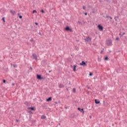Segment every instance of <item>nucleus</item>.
<instances>
[{
  "label": "nucleus",
  "mask_w": 127,
  "mask_h": 127,
  "mask_svg": "<svg viewBox=\"0 0 127 127\" xmlns=\"http://www.w3.org/2000/svg\"><path fill=\"white\" fill-rule=\"evenodd\" d=\"M32 57L34 60H37V56L36 55V54H33Z\"/></svg>",
  "instance_id": "obj_7"
},
{
  "label": "nucleus",
  "mask_w": 127,
  "mask_h": 127,
  "mask_svg": "<svg viewBox=\"0 0 127 127\" xmlns=\"http://www.w3.org/2000/svg\"><path fill=\"white\" fill-rule=\"evenodd\" d=\"M10 13H11V14H12L13 15H14V14L15 13V11L10 10Z\"/></svg>",
  "instance_id": "obj_12"
},
{
  "label": "nucleus",
  "mask_w": 127,
  "mask_h": 127,
  "mask_svg": "<svg viewBox=\"0 0 127 127\" xmlns=\"http://www.w3.org/2000/svg\"><path fill=\"white\" fill-rule=\"evenodd\" d=\"M105 1H107V2H110V0H104Z\"/></svg>",
  "instance_id": "obj_32"
},
{
  "label": "nucleus",
  "mask_w": 127,
  "mask_h": 127,
  "mask_svg": "<svg viewBox=\"0 0 127 127\" xmlns=\"http://www.w3.org/2000/svg\"><path fill=\"white\" fill-rule=\"evenodd\" d=\"M39 35H40L41 36H42V34L41 33V32H40L39 33Z\"/></svg>",
  "instance_id": "obj_29"
},
{
  "label": "nucleus",
  "mask_w": 127,
  "mask_h": 127,
  "mask_svg": "<svg viewBox=\"0 0 127 127\" xmlns=\"http://www.w3.org/2000/svg\"><path fill=\"white\" fill-rule=\"evenodd\" d=\"M2 20L3 21V22H5V20H4V17L2 18Z\"/></svg>",
  "instance_id": "obj_25"
},
{
  "label": "nucleus",
  "mask_w": 127,
  "mask_h": 127,
  "mask_svg": "<svg viewBox=\"0 0 127 127\" xmlns=\"http://www.w3.org/2000/svg\"><path fill=\"white\" fill-rule=\"evenodd\" d=\"M18 15L19 16V18L21 19V18H22V16L21 15H19V13H18Z\"/></svg>",
  "instance_id": "obj_19"
},
{
  "label": "nucleus",
  "mask_w": 127,
  "mask_h": 127,
  "mask_svg": "<svg viewBox=\"0 0 127 127\" xmlns=\"http://www.w3.org/2000/svg\"><path fill=\"white\" fill-rule=\"evenodd\" d=\"M84 40L87 42H90V41H92V38L88 36V37H86V38L84 39Z\"/></svg>",
  "instance_id": "obj_4"
},
{
  "label": "nucleus",
  "mask_w": 127,
  "mask_h": 127,
  "mask_svg": "<svg viewBox=\"0 0 127 127\" xmlns=\"http://www.w3.org/2000/svg\"><path fill=\"white\" fill-rule=\"evenodd\" d=\"M78 23H81V22H80V21H78Z\"/></svg>",
  "instance_id": "obj_44"
},
{
  "label": "nucleus",
  "mask_w": 127,
  "mask_h": 127,
  "mask_svg": "<svg viewBox=\"0 0 127 127\" xmlns=\"http://www.w3.org/2000/svg\"><path fill=\"white\" fill-rule=\"evenodd\" d=\"M116 40H117V41H120V38L119 37L116 38Z\"/></svg>",
  "instance_id": "obj_26"
},
{
  "label": "nucleus",
  "mask_w": 127,
  "mask_h": 127,
  "mask_svg": "<svg viewBox=\"0 0 127 127\" xmlns=\"http://www.w3.org/2000/svg\"><path fill=\"white\" fill-rule=\"evenodd\" d=\"M30 70H32V67H30Z\"/></svg>",
  "instance_id": "obj_36"
},
{
  "label": "nucleus",
  "mask_w": 127,
  "mask_h": 127,
  "mask_svg": "<svg viewBox=\"0 0 127 127\" xmlns=\"http://www.w3.org/2000/svg\"><path fill=\"white\" fill-rule=\"evenodd\" d=\"M59 126H60V125H61V124L59 123Z\"/></svg>",
  "instance_id": "obj_46"
},
{
  "label": "nucleus",
  "mask_w": 127,
  "mask_h": 127,
  "mask_svg": "<svg viewBox=\"0 0 127 127\" xmlns=\"http://www.w3.org/2000/svg\"><path fill=\"white\" fill-rule=\"evenodd\" d=\"M13 67H14V68H16V67H17V65L14 64H13Z\"/></svg>",
  "instance_id": "obj_22"
},
{
  "label": "nucleus",
  "mask_w": 127,
  "mask_h": 127,
  "mask_svg": "<svg viewBox=\"0 0 127 127\" xmlns=\"http://www.w3.org/2000/svg\"><path fill=\"white\" fill-rule=\"evenodd\" d=\"M111 16H109L108 15H106V16L105 17V18H110Z\"/></svg>",
  "instance_id": "obj_17"
},
{
  "label": "nucleus",
  "mask_w": 127,
  "mask_h": 127,
  "mask_svg": "<svg viewBox=\"0 0 127 127\" xmlns=\"http://www.w3.org/2000/svg\"><path fill=\"white\" fill-rule=\"evenodd\" d=\"M6 82V80L5 79H3V83H5Z\"/></svg>",
  "instance_id": "obj_30"
},
{
  "label": "nucleus",
  "mask_w": 127,
  "mask_h": 127,
  "mask_svg": "<svg viewBox=\"0 0 127 127\" xmlns=\"http://www.w3.org/2000/svg\"><path fill=\"white\" fill-rule=\"evenodd\" d=\"M14 85H15V84H14V83H12V86H14Z\"/></svg>",
  "instance_id": "obj_39"
},
{
  "label": "nucleus",
  "mask_w": 127,
  "mask_h": 127,
  "mask_svg": "<svg viewBox=\"0 0 127 127\" xmlns=\"http://www.w3.org/2000/svg\"><path fill=\"white\" fill-rule=\"evenodd\" d=\"M104 60L105 61H108V60H109V58L108 57H106L105 58H104Z\"/></svg>",
  "instance_id": "obj_16"
},
{
  "label": "nucleus",
  "mask_w": 127,
  "mask_h": 127,
  "mask_svg": "<svg viewBox=\"0 0 127 127\" xmlns=\"http://www.w3.org/2000/svg\"><path fill=\"white\" fill-rule=\"evenodd\" d=\"M36 12H37V11H36V10H33V13H36Z\"/></svg>",
  "instance_id": "obj_24"
},
{
  "label": "nucleus",
  "mask_w": 127,
  "mask_h": 127,
  "mask_svg": "<svg viewBox=\"0 0 127 127\" xmlns=\"http://www.w3.org/2000/svg\"><path fill=\"white\" fill-rule=\"evenodd\" d=\"M25 104H27V102H25Z\"/></svg>",
  "instance_id": "obj_47"
},
{
  "label": "nucleus",
  "mask_w": 127,
  "mask_h": 127,
  "mask_svg": "<svg viewBox=\"0 0 127 127\" xmlns=\"http://www.w3.org/2000/svg\"><path fill=\"white\" fill-rule=\"evenodd\" d=\"M87 7L90 8V7H91V6H90V5H88L87 6Z\"/></svg>",
  "instance_id": "obj_35"
},
{
  "label": "nucleus",
  "mask_w": 127,
  "mask_h": 127,
  "mask_svg": "<svg viewBox=\"0 0 127 127\" xmlns=\"http://www.w3.org/2000/svg\"><path fill=\"white\" fill-rule=\"evenodd\" d=\"M37 79L38 80H42L43 79V77H41V75L40 74H37Z\"/></svg>",
  "instance_id": "obj_6"
},
{
  "label": "nucleus",
  "mask_w": 127,
  "mask_h": 127,
  "mask_svg": "<svg viewBox=\"0 0 127 127\" xmlns=\"http://www.w3.org/2000/svg\"><path fill=\"white\" fill-rule=\"evenodd\" d=\"M119 35H121V33L119 34Z\"/></svg>",
  "instance_id": "obj_50"
},
{
  "label": "nucleus",
  "mask_w": 127,
  "mask_h": 127,
  "mask_svg": "<svg viewBox=\"0 0 127 127\" xmlns=\"http://www.w3.org/2000/svg\"><path fill=\"white\" fill-rule=\"evenodd\" d=\"M89 94H90V92H89V91H88V92H87V95H89Z\"/></svg>",
  "instance_id": "obj_38"
},
{
  "label": "nucleus",
  "mask_w": 127,
  "mask_h": 127,
  "mask_svg": "<svg viewBox=\"0 0 127 127\" xmlns=\"http://www.w3.org/2000/svg\"><path fill=\"white\" fill-rule=\"evenodd\" d=\"M59 88H64V85L63 84H60L59 85Z\"/></svg>",
  "instance_id": "obj_15"
},
{
  "label": "nucleus",
  "mask_w": 127,
  "mask_h": 127,
  "mask_svg": "<svg viewBox=\"0 0 127 127\" xmlns=\"http://www.w3.org/2000/svg\"><path fill=\"white\" fill-rule=\"evenodd\" d=\"M84 14H85V15H87V14H88V13H87V12H85V13H84Z\"/></svg>",
  "instance_id": "obj_40"
},
{
  "label": "nucleus",
  "mask_w": 127,
  "mask_h": 127,
  "mask_svg": "<svg viewBox=\"0 0 127 127\" xmlns=\"http://www.w3.org/2000/svg\"><path fill=\"white\" fill-rule=\"evenodd\" d=\"M70 67H73V66L72 65H70Z\"/></svg>",
  "instance_id": "obj_45"
},
{
  "label": "nucleus",
  "mask_w": 127,
  "mask_h": 127,
  "mask_svg": "<svg viewBox=\"0 0 127 127\" xmlns=\"http://www.w3.org/2000/svg\"><path fill=\"white\" fill-rule=\"evenodd\" d=\"M97 27L98 29L100 30V31H103V30H104V27H103V26H102V25L101 24H99L97 26Z\"/></svg>",
  "instance_id": "obj_3"
},
{
  "label": "nucleus",
  "mask_w": 127,
  "mask_h": 127,
  "mask_svg": "<svg viewBox=\"0 0 127 127\" xmlns=\"http://www.w3.org/2000/svg\"><path fill=\"white\" fill-rule=\"evenodd\" d=\"M46 101L47 102H50L51 101H52V97H49Z\"/></svg>",
  "instance_id": "obj_14"
},
{
  "label": "nucleus",
  "mask_w": 127,
  "mask_h": 127,
  "mask_svg": "<svg viewBox=\"0 0 127 127\" xmlns=\"http://www.w3.org/2000/svg\"><path fill=\"white\" fill-rule=\"evenodd\" d=\"M110 19H113V17H110Z\"/></svg>",
  "instance_id": "obj_41"
},
{
  "label": "nucleus",
  "mask_w": 127,
  "mask_h": 127,
  "mask_svg": "<svg viewBox=\"0 0 127 127\" xmlns=\"http://www.w3.org/2000/svg\"><path fill=\"white\" fill-rule=\"evenodd\" d=\"M64 30L65 31H70V32H72L73 30H72V29L70 28V27H69V26H66V27L64 28Z\"/></svg>",
  "instance_id": "obj_2"
},
{
  "label": "nucleus",
  "mask_w": 127,
  "mask_h": 127,
  "mask_svg": "<svg viewBox=\"0 0 127 127\" xmlns=\"http://www.w3.org/2000/svg\"><path fill=\"white\" fill-rule=\"evenodd\" d=\"M35 24H36V25H38V23H37V22H35Z\"/></svg>",
  "instance_id": "obj_33"
},
{
  "label": "nucleus",
  "mask_w": 127,
  "mask_h": 127,
  "mask_svg": "<svg viewBox=\"0 0 127 127\" xmlns=\"http://www.w3.org/2000/svg\"><path fill=\"white\" fill-rule=\"evenodd\" d=\"M40 11H41V12H42V13H45V12L44 11L43 9H41V10H40Z\"/></svg>",
  "instance_id": "obj_21"
},
{
  "label": "nucleus",
  "mask_w": 127,
  "mask_h": 127,
  "mask_svg": "<svg viewBox=\"0 0 127 127\" xmlns=\"http://www.w3.org/2000/svg\"><path fill=\"white\" fill-rule=\"evenodd\" d=\"M88 89H90V87H88Z\"/></svg>",
  "instance_id": "obj_52"
},
{
  "label": "nucleus",
  "mask_w": 127,
  "mask_h": 127,
  "mask_svg": "<svg viewBox=\"0 0 127 127\" xmlns=\"http://www.w3.org/2000/svg\"><path fill=\"white\" fill-rule=\"evenodd\" d=\"M28 110H31V111H35V108L34 107H29L28 108Z\"/></svg>",
  "instance_id": "obj_11"
},
{
  "label": "nucleus",
  "mask_w": 127,
  "mask_h": 127,
  "mask_svg": "<svg viewBox=\"0 0 127 127\" xmlns=\"http://www.w3.org/2000/svg\"><path fill=\"white\" fill-rule=\"evenodd\" d=\"M89 75L90 76H93V73L90 72L89 74Z\"/></svg>",
  "instance_id": "obj_28"
},
{
  "label": "nucleus",
  "mask_w": 127,
  "mask_h": 127,
  "mask_svg": "<svg viewBox=\"0 0 127 127\" xmlns=\"http://www.w3.org/2000/svg\"><path fill=\"white\" fill-rule=\"evenodd\" d=\"M25 104H27V102H25Z\"/></svg>",
  "instance_id": "obj_48"
},
{
  "label": "nucleus",
  "mask_w": 127,
  "mask_h": 127,
  "mask_svg": "<svg viewBox=\"0 0 127 127\" xmlns=\"http://www.w3.org/2000/svg\"><path fill=\"white\" fill-rule=\"evenodd\" d=\"M28 113L30 114V115H32V114H33L32 112L31 111H28Z\"/></svg>",
  "instance_id": "obj_27"
},
{
  "label": "nucleus",
  "mask_w": 127,
  "mask_h": 127,
  "mask_svg": "<svg viewBox=\"0 0 127 127\" xmlns=\"http://www.w3.org/2000/svg\"><path fill=\"white\" fill-rule=\"evenodd\" d=\"M76 68H77V65L74 64L73 65V70L74 71V72H76V71H77V70L76 69Z\"/></svg>",
  "instance_id": "obj_10"
},
{
  "label": "nucleus",
  "mask_w": 127,
  "mask_h": 127,
  "mask_svg": "<svg viewBox=\"0 0 127 127\" xmlns=\"http://www.w3.org/2000/svg\"><path fill=\"white\" fill-rule=\"evenodd\" d=\"M125 34H126V33H124L122 35V36H123V35H125Z\"/></svg>",
  "instance_id": "obj_37"
},
{
  "label": "nucleus",
  "mask_w": 127,
  "mask_h": 127,
  "mask_svg": "<svg viewBox=\"0 0 127 127\" xmlns=\"http://www.w3.org/2000/svg\"><path fill=\"white\" fill-rule=\"evenodd\" d=\"M94 102L97 105L100 104V100H99L98 99H95Z\"/></svg>",
  "instance_id": "obj_9"
},
{
  "label": "nucleus",
  "mask_w": 127,
  "mask_h": 127,
  "mask_svg": "<svg viewBox=\"0 0 127 127\" xmlns=\"http://www.w3.org/2000/svg\"><path fill=\"white\" fill-rule=\"evenodd\" d=\"M77 110L78 111H79V112H80L81 113H82L83 114L85 113V111H84V109L83 108L81 109L80 108L78 107L77 108Z\"/></svg>",
  "instance_id": "obj_8"
},
{
  "label": "nucleus",
  "mask_w": 127,
  "mask_h": 127,
  "mask_svg": "<svg viewBox=\"0 0 127 127\" xmlns=\"http://www.w3.org/2000/svg\"><path fill=\"white\" fill-rule=\"evenodd\" d=\"M51 71H52V70H49V73L51 72Z\"/></svg>",
  "instance_id": "obj_43"
},
{
  "label": "nucleus",
  "mask_w": 127,
  "mask_h": 127,
  "mask_svg": "<svg viewBox=\"0 0 127 127\" xmlns=\"http://www.w3.org/2000/svg\"><path fill=\"white\" fill-rule=\"evenodd\" d=\"M79 65L80 66H83L84 67L87 66V64H86V62L85 61H82L81 63H80Z\"/></svg>",
  "instance_id": "obj_5"
},
{
  "label": "nucleus",
  "mask_w": 127,
  "mask_h": 127,
  "mask_svg": "<svg viewBox=\"0 0 127 127\" xmlns=\"http://www.w3.org/2000/svg\"><path fill=\"white\" fill-rule=\"evenodd\" d=\"M103 51H101V54L103 53Z\"/></svg>",
  "instance_id": "obj_42"
},
{
  "label": "nucleus",
  "mask_w": 127,
  "mask_h": 127,
  "mask_svg": "<svg viewBox=\"0 0 127 127\" xmlns=\"http://www.w3.org/2000/svg\"><path fill=\"white\" fill-rule=\"evenodd\" d=\"M16 122H17V123H18V122H19V120L16 119Z\"/></svg>",
  "instance_id": "obj_34"
},
{
  "label": "nucleus",
  "mask_w": 127,
  "mask_h": 127,
  "mask_svg": "<svg viewBox=\"0 0 127 127\" xmlns=\"http://www.w3.org/2000/svg\"><path fill=\"white\" fill-rule=\"evenodd\" d=\"M41 119V120H45V119H46V116L45 115H42Z\"/></svg>",
  "instance_id": "obj_13"
},
{
  "label": "nucleus",
  "mask_w": 127,
  "mask_h": 127,
  "mask_svg": "<svg viewBox=\"0 0 127 127\" xmlns=\"http://www.w3.org/2000/svg\"><path fill=\"white\" fill-rule=\"evenodd\" d=\"M83 9H86V7L85 6H83L82 7Z\"/></svg>",
  "instance_id": "obj_31"
},
{
  "label": "nucleus",
  "mask_w": 127,
  "mask_h": 127,
  "mask_svg": "<svg viewBox=\"0 0 127 127\" xmlns=\"http://www.w3.org/2000/svg\"><path fill=\"white\" fill-rule=\"evenodd\" d=\"M103 17H104V18H105V17H105V16H103Z\"/></svg>",
  "instance_id": "obj_51"
},
{
  "label": "nucleus",
  "mask_w": 127,
  "mask_h": 127,
  "mask_svg": "<svg viewBox=\"0 0 127 127\" xmlns=\"http://www.w3.org/2000/svg\"><path fill=\"white\" fill-rule=\"evenodd\" d=\"M106 42L107 46H112L113 45V42L111 39L107 40Z\"/></svg>",
  "instance_id": "obj_1"
},
{
  "label": "nucleus",
  "mask_w": 127,
  "mask_h": 127,
  "mask_svg": "<svg viewBox=\"0 0 127 127\" xmlns=\"http://www.w3.org/2000/svg\"><path fill=\"white\" fill-rule=\"evenodd\" d=\"M72 92H73V93H76V88H73Z\"/></svg>",
  "instance_id": "obj_18"
},
{
  "label": "nucleus",
  "mask_w": 127,
  "mask_h": 127,
  "mask_svg": "<svg viewBox=\"0 0 127 127\" xmlns=\"http://www.w3.org/2000/svg\"><path fill=\"white\" fill-rule=\"evenodd\" d=\"M65 109H66V110H67V107H65Z\"/></svg>",
  "instance_id": "obj_49"
},
{
  "label": "nucleus",
  "mask_w": 127,
  "mask_h": 127,
  "mask_svg": "<svg viewBox=\"0 0 127 127\" xmlns=\"http://www.w3.org/2000/svg\"><path fill=\"white\" fill-rule=\"evenodd\" d=\"M92 13H96V11L95 10V9H92Z\"/></svg>",
  "instance_id": "obj_23"
},
{
  "label": "nucleus",
  "mask_w": 127,
  "mask_h": 127,
  "mask_svg": "<svg viewBox=\"0 0 127 127\" xmlns=\"http://www.w3.org/2000/svg\"><path fill=\"white\" fill-rule=\"evenodd\" d=\"M117 18L119 19V16H116L114 18V19H115L116 21H118V20L117 19Z\"/></svg>",
  "instance_id": "obj_20"
}]
</instances>
